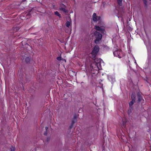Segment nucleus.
<instances>
[{"label":"nucleus","instance_id":"nucleus-15","mask_svg":"<svg viewBox=\"0 0 151 151\" xmlns=\"http://www.w3.org/2000/svg\"><path fill=\"white\" fill-rule=\"evenodd\" d=\"M57 59L58 60H61V58L60 57H58L57 58Z\"/></svg>","mask_w":151,"mask_h":151},{"label":"nucleus","instance_id":"nucleus-11","mask_svg":"<svg viewBox=\"0 0 151 151\" xmlns=\"http://www.w3.org/2000/svg\"><path fill=\"white\" fill-rule=\"evenodd\" d=\"M54 14L55 15L58 16L59 17H61L60 14H59V13H58V12H57V11L55 12H54Z\"/></svg>","mask_w":151,"mask_h":151},{"label":"nucleus","instance_id":"nucleus-20","mask_svg":"<svg viewBox=\"0 0 151 151\" xmlns=\"http://www.w3.org/2000/svg\"><path fill=\"white\" fill-rule=\"evenodd\" d=\"M11 151H14V150H11Z\"/></svg>","mask_w":151,"mask_h":151},{"label":"nucleus","instance_id":"nucleus-7","mask_svg":"<svg viewBox=\"0 0 151 151\" xmlns=\"http://www.w3.org/2000/svg\"><path fill=\"white\" fill-rule=\"evenodd\" d=\"M65 5L63 4H61L60 5V10H62L63 12H66V10L65 8Z\"/></svg>","mask_w":151,"mask_h":151},{"label":"nucleus","instance_id":"nucleus-12","mask_svg":"<svg viewBox=\"0 0 151 151\" xmlns=\"http://www.w3.org/2000/svg\"><path fill=\"white\" fill-rule=\"evenodd\" d=\"M122 0H117L118 3L120 6L122 5Z\"/></svg>","mask_w":151,"mask_h":151},{"label":"nucleus","instance_id":"nucleus-8","mask_svg":"<svg viewBox=\"0 0 151 151\" xmlns=\"http://www.w3.org/2000/svg\"><path fill=\"white\" fill-rule=\"evenodd\" d=\"M134 101H133L132 100V101L129 103V106L131 108H132V106L133 104Z\"/></svg>","mask_w":151,"mask_h":151},{"label":"nucleus","instance_id":"nucleus-1","mask_svg":"<svg viewBox=\"0 0 151 151\" xmlns=\"http://www.w3.org/2000/svg\"><path fill=\"white\" fill-rule=\"evenodd\" d=\"M101 61V59L98 60L97 59L95 60V62L91 64V67L92 69L96 71L100 70L101 69L100 62Z\"/></svg>","mask_w":151,"mask_h":151},{"label":"nucleus","instance_id":"nucleus-6","mask_svg":"<svg viewBox=\"0 0 151 151\" xmlns=\"http://www.w3.org/2000/svg\"><path fill=\"white\" fill-rule=\"evenodd\" d=\"M95 28L96 30L101 32L102 33H104V26L99 27L95 26Z\"/></svg>","mask_w":151,"mask_h":151},{"label":"nucleus","instance_id":"nucleus-14","mask_svg":"<svg viewBox=\"0 0 151 151\" xmlns=\"http://www.w3.org/2000/svg\"><path fill=\"white\" fill-rule=\"evenodd\" d=\"M132 109L131 108V109H129L128 110V113L129 114H130L132 113Z\"/></svg>","mask_w":151,"mask_h":151},{"label":"nucleus","instance_id":"nucleus-10","mask_svg":"<svg viewBox=\"0 0 151 151\" xmlns=\"http://www.w3.org/2000/svg\"><path fill=\"white\" fill-rule=\"evenodd\" d=\"M25 60L26 63H29L30 61V58L29 57H27L25 59Z\"/></svg>","mask_w":151,"mask_h":151},{"label":"nucleus","instance_id":"nucleus-2","mask_svg":"<svg viewBox=\"0 0 151 151\" xmlns=\"http://www.w3.org/2000/svg\"><path fill=\"white\" fill-rule=\"evenodd\" d=\"M113 53L115 56L118 57L119 58H122L123 56L122 52L120 49H114Z\"/></svg>","mask_w":151,"mask_h":151},{"label":"nucleus","instance_id":"nucleus-13","mask_svg":"<svg viewBox=\"0 0 151 151\" xmlns=\"http://www.w3.org/2000/svg\"><path fill=\"white\" fill-rule=\"evenodd\" d=\"M131 98L132 100L133 101H135V95L133 94H132L131 96Z\"/></svg>","mask_w":151,"mask_h":151},{"label":"nucleus","instance_id":"nucleus-3","mask_svg":"<svg viewBox=\"0 0 151 151\" xmlns=\"http://www.w3.org/2000/svg\"><path fill=\"white\" fill-rule=\"evenodd\" d=\"M94 35L96 38V39L95 40V42L96 43H97L102 38V35L99 32L97 31H96L94 32Z\"/></svg>","mask_w":151,"mask_h":151},{"label":"nucleus","instance_id":"nucleus-4","mask_svg":"<svg viewBox=\"0 0 151 151\" xmlns=\"http://www.w3.org/2000/svg\"><path fill=\"white\" fill-rule=\"evenodd\" d=\"M99 50V47L98 46H95L91 54L93 57L94 58Z\"/></svg>","mask_w":151,"mask_h":151},{"label":"nucleus","instance_id":"nucleus-19","mask_svg":"<svg viewBox=\"0 0 151 151\" xmlns=\"http://www.w3.org/2000/svg\"><path fill=\"white\" fill-rule=\"evenodd\" d=\"M45 129H46V131H47V130L48 129V127H45Z\"/></svg>","mask_w":151,"mask_h":151},{"label":"nucleus","instance_id":"nucleus-5","mask_svg":"<svg viewBox=\"0 0 151 151\" xmlns=\"http://www.w3.org/2000/svg\"><path fill=\"white\" fill-rule=\"evenodd\" d=\"M92 18L94 21L96 22L100 19V17L99 16H97L96 14L95 13H94L93 15Z\"/></svg>","mask_w":151,"mask_h":151},{"label":"nucleus","instance_id":"nucleus-9","mask_svg":"<svg viewBox=\"0 0 151 151\" xmlns=\"http://www.w3.org/2000/svg\"><path fill=\"white\" fill-rule=\"evenodd\" d=\"M70 24L71 22L70 21H67L66 22V26L68 27H69L70 25Z\"/></svg>","mask_w":151,"mask_h":151},{"label":"nucleus","instance_id":"nucleus-18","mask_svg":"<svg viewBox=\"0 0 151 151\" xmlns=\"http://www.w3.org/2000/svg\"><path fill=\"white\" fill-rule=\"evenodd\" d=\"M50 140V138H47V141H48Z\"/></svg>","mask_w":151,"mask_h":151},{"label":"nucleus","instance_id":"nucleus-16","mask_svg":"<svg viewBox=\"0 0 151 151\" xmlns=\"http://www.w3.org/2000/svg\"><path fill=\"white\" fill-rule=\"evenodd\" d=\"M143 1L145 4H146L147 2L146 0H143Z\"/></svg>","mask_w":151,"mask_h":151},{"label":"nucleus","instance_id":"nucleus-17","mask_svg":"<svg viewBox=\"0 0 151 151\" xmlns=\"http://www.w3.org/2000/svg\"><path fill=\"white\" fill-rule=\"evenodd\" d=\"M47 131H46H46L44 133V134L45 135H46L47 134Z\"/></svg>","mask_w":151,"mask_h":151}]
</instances>
